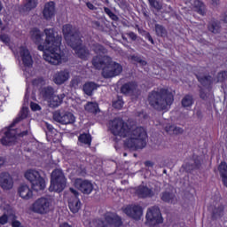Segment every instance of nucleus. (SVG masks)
Masks as SVG:
<instances>
[{"label": "nucleus", "instance_id": "1", "mask_svg": "<svg viewBox=\"0 0 227 227\" xmlns=\"http://www.w3.org/2000/svg\"><path fill=\"white\" fill-rule=\"evenodd\" d=\"M110 132L123 137L124 146L129 150H143L146 146L148 136L143 127L129 126L123 120L114 119L110 122Z\"/></svg>", "mask_w": 227, "mask_h": 227}, {"label": "nucleus", "instance_id": "2", "mask_svg": "<svg viewBox=\"0 0 227 227\" xmlns=\"http://www.w3.org/2000/svg\"><path fill=\"white\" fill-rule=\"evenodd\" d=\"M44 34L46 36L44 43L37 47L38 51H43V59L50 65L67 63L68 57L59 48L61 46V35H58L54 28H45Z\"/></svg>", "mask_w": 227, "mask_h": 227}, {"label": "nucleus", "instance_id": "3", "mask_svg": "<svg viewBox=\"0 0 227 227\" xmlns=\"http://www.w3.org/2000/svg\"><path fill=\"white\" fill-rule=\"evenodd\" d=\"M92 67L96 70H102V75L105 79H111L116 77L123 72V67L115 61L110 56H94L92 58Z\"/></svg>", "mask_w": 227, "mask_h": 227}, {"label": "nucleus", "instance_id": "4", "mask_svg": "<svg viewBox=\"0 0 227 227\" xmlns=\"http://www.w3.org/2000/svg\"><path fill=\"white\" fill-rule=\"evenodd\" d=\"M148 102L151 107L155 111H169L173 102H175V96L168 90L161 89L159 91H152L148 96Z\"/></svg>", "mask_w": 227, "mask_h": 227}, {"label": "nucleus", "instance_id": "5", "mask_svg": "<svg viewBox=\"0 0 227 227\" xmlns=\"http://www.w3.org/2000/svg\"><path fill=\"white\" fill-rule=\"evenodd\" d=\"M40 97L43 100L48 102V107L51 109H56L63 104V99L65 98V93L56 95V90L52 86H46L41 89Z\"/></svg>", "mask_w": 227, "mask_h": 227}, {"label": "nucleus", "instance_id": "6", "mask_svg": "<svg viewBox=\"0 0 227 227\" xmlns=\"http://www.w3.org/2000/svg\"><path fill=\"white\" fill-rule=\"evenodd\" d=\"M62 33L69 47H72V49H77L79 45H82V41L81 40V34L79 33V29L75 27L66 24L62 27Z\"/></svg>", "mask_w": 227, "mask_h": 227}, {"label": "nucleus", "instance_id": "7", "mask_svg": "<svg viewBox=\"0 0 227 227\" xmlns=\"http://www.w3.org/2000/svg\"><path fill=\"white\" fill-rule=\"evenodd\" d=\"M67 187V177L63 174V170L55 169L51 173V185L49 187L50 192H62Z\"/></svg>", "mask_w": 227, "mask_h": 227}, {"label": "nucleus", "instance_id": "8", "mask_svg": "<svg viewBox=\"0 0 227 227\" xmlns=\"http://www.w3.org/2000/svg\"><path fill=\"white\" fill-rule=\"evenodd\" d=\"M25 178L31 184L34 191H43L45 189V179L43 178L40 171L35 169H28L25 173Z\"/></svg>", "mask_w": 227, "mask_h": 227}, {"label": "nucleus", "instance_id": "9", "mask_svg": "<svg viewBox=\"0 0 227 227\" xmlns=\"http://www.w3.org/2000/svg\"><path fill=\"white\" fill-rule=\"evenodd\" d=\"M52 198L51 197H41L35 200L31 206L32 212L35 214H40L44 215V214H49L52 208Z\"/></svg>", "mask_w": 227, "mask_h": 227}, {"label": "nucleus", "instance_id": "10", "mask_svg": "<svg viewBox=\"0 0 227 227\" xmlns=\"http://www.w3.org/2000/svg\"><path fill=\"white\" fill-rule=\"evenodd\" d=\"M145 217L149 226H157V224H162L164 223L160 209L156 206L147 209Z\"/></svg>", "mask_w": 227, "mask_h": 227}, {"label": "nucleus", "instance_id": "11", "mask_svg": "<svg viewBox=\"0 0 227 227\" xmlns=\"http://www.w3.org/2000/svg\"><path fill=\"white\" fill-rule=\"evenodd\" d=\"M121 218L113 213H107L105 215V221L96 220L97 227L121 226Z\"/></svg>", "mask_w": 227, "mask_h": 227}, {"label": "nucleus", "instance_id": "12", "mask_svg": "<svg viewBox=\"0 0 227 227\" xmlns=\"http://www.w3.org/2000/svg\"><path fill=\"white\" fill-rule=\"evenodd\" d=\"M53 120L61 125H72L75 123V116L70 112L56 111L53 113Z\"/></svg>", "mask_w": 227, "mask_h": 227}, {"label": "nucleus", "instance_id": "13", "mask_svg": "<svg viewBox=\"0 0 227 227\" xmlns=\"http://www.w3.org/2000/svg\"><path fill=\"white\" fill-rule=\"evenodd\" d=\"M17 136H19V137H24V136H27V130L19 133L16 129H10L7 132H5V136L1 139L2 145L10 146V145L15 142Z\"/></svg>", "mask_w": 227, "mask_h": 227}, {"label": "nucleus", "instance_id": "14", "mask_svg": "<svg viewBox=\"0 0 227 227\" xmlns=\"http://www.w3.org/2000/svg\"><path fill=\"white\" fill-rule=\"evenodd\" d=\"M122 212H124L128 217H131V219H135L136 221H139L143 216V207L140 205L127 206L122 208Z\"/></svg>", "mask_w": 227, "mask_h": 227}, {"label": "nucleus", "instance_id": "15", "mask_svg": "<svg viewBox=\"0 0 227 227\" xmlns=\"http://www.w3.org/2000/svg\"><path fill=\"white\" fill-rule=\"evenodd\" d=\"M74 185L80 192H82V194H91V192H93V183L90 180L77 178L74 180Z\"/></svg>", "mask_w": 227, "mask_h": 227}, {"label": "nucleus", "instance_id": "16", "mask_svg": "<svg viewBox=\"0 0 227 227\" xmlns=\"http://www.w3.org/2000/svg\"><path fill=\"white\" fill-rule=\"evenodd\" d=\"M160 192V186L156 185L154 188H150L148 186H139L136 194L138 198H153L155 194H159Z\"/></svg>", "mask_w": 227, "mask_h": 227}, {"label": "nucleus", "instance_id": "17", "mask_svg": "<svg viewBox=\"0 0 227 227\" xmlns=\"http://www.w3.org/2000/svg\"><path fill=\"white\" fill-rule=\"evenodd\" d=\"M182 168L186 173H192V171L200 169V168H201V160L200 159V156L193 155L190 160L185 161Z\"/></svg>", "mask_w": 227, "mask_h": 227}, {"label": "nucleus", "instance_id": "18", "mask_svg": "<svg viewBox=\"0 0 227 227\" xmlns=\"http://www.w3.org/2000/svg\"><path fill=\"white\" fill-rule=\"evenodd\" d=\"M70 192L74 194V197H71L68 200V207L73 214H77L81 210V200H79V192L74 188L69 189Z\"/></svg>", "mask_w": 227, "mask_h": 227}, {"label": "nucleus", "instance_id": "19", "mask_svg": "<svg viewBox=\"0 0 227 227\" xmlns=\"http://www.w3.org/2000/svg\"><path fill=\"white\" fill-rule=\"evenodd\" d=\"M0 187L4 191H11V189H13V177L10 173L2 172L0 174Z\"/></svg>", "mask_w": 227, "mask_h": 227}, {"label": "nucleus", "instance_id": "20", "mask_svg": "<svg viewBox=\"0 0 227 227\" xmlns=\"http://www.w3.org/2000/svg\"><path fill=\"white\" fill-rule=\"evenodd\" d=\"M70 79V70L68 69H63L60 71H58L54 76H53V82L55 84H58L59 86H61V84H65L67 81Z\"/></svg>", "mask_w": 227, "mask_h": 227}, {"label": "nucleus", "instance_id": "21", "mask_svg": "<svg viewBox=\"0 0 227 227\" xmlns=\"http://www.w3.org/2000/svg\"><path fill=\"white\" fill-rule=\"evenodd\" d=\"M20 56L25 67H31L33 65V57H31V52H29L26 46L20 47Z\"/></svg>", "mask_w": 227, "mask_h": 227}, {"label": "nucleus", "instance_id": "22", "mask_svg": "<svg viewBox=\"0 0 227 227\" xmlns=\"http://www.w3.org/2000/svg\"><path fill=\"white\" fill-rule=\"evenodd\" d=\"M56 13V6L54 2H48L44 4L43 11V15L46 20H51V18L53 17Z\"/></svg>", "mask_w": 227, "mask_h": 227}, {"label": "nucleus", "instance_id": "23", "mask_svg": "<svg viewBox=\"0 0 227 227\" xmlns=\"http://www.w3.org/2000/svg\"><path fill=\"white\" fill-rule=\"evenodd\" d=\"M38 2L36 0H24L23 4L20 7V13H28L31 10H35Z\"/></svg>", "mask_w": 227, "mask_h": 227}, {"label": "nucleus", "instance_id": "24", "mask_svg": "<svg viewBox=\"0 0 227 227\" xmlns=\"http://www.w3.org/2000/svg\"><path fill=\"white\" fill-rule=\"evenodd\" d=\"M193 12H197L200 15H205L207 13V8L205 7V4L200 0H191L190 1Z\"/></svg>", "mask_w": 227, "mask_h": 227}, {"label": "nucleus", "instance_id": "25", "mask_svg": "<svg viewBox=\"0 0 227 227\" xmlns=\"http://www.w3.org/2000/svg\"><path fill=\"white\" fill-rule=\"evenodd\" d=\"M18 192L23 200H30V198H33V191H31V188H29L27 184L20 185Z\"/></svg>", "mask_w": 227, "mask_h": 227}, {"label": "nucleus", "instance_id": "26", "mask_svg": "<svg viewBox=\"0 0 227 227\" xmlns=\"http://www.w3.org/2000/svg\"><path fill=\"white\" fill-rule=\"evenodd\" d=\"M136 90H137V85L134 82L125 83L121 88V91L124 95H130V93H136Z\"/></svg>", "mask_w": 227, "mask_h": 227}, {"label": "nucleus", "instance_id": "27", "mask_svg": "<svg viewBox=\"0 0 227 227\" xmlns=\"http://www.w3.org/2000/svg\"><path fill=\"white\" fill-rule=\"evenodd\" d=\"M75 51V54L81 59H86L90 56V51L84 46L78 45L76 48H73Z\"/></svg>", "mask_w": 227, "mask_h": 227}, {"label": "nucleus", "instance_id": "28", "mask_svg": "<svg viewBox=\"0 0 227 227\" xmlns=\"http://www.w3.org/2000/svg\"><path fill=\"white\" fill-rule=\"evenodd\" d=\"M98 88H99L98 84L93 82H89L83 85V91L86 95L91 97L93 95V91H95V90H97Z\"/></svg>", "mask_w": 227, "mask_h": 227}, {"label": "nucleus", "instance_id": "29", "mask_svg": "<svg viewBox=\"0 0 227 227\" xmlns=\"http://www.w3.org/2000/svg\"><path fill=\"white\" fill-rule=\"evenodd\" d=\"M31 39L35 43H42L43 42V34L38 28H34L30 32Z\"/></svg>", "mask_w": 227, "mask_h": 227}, {"label": "nucleus", "instance_id": "30", "mask_svg": "<svg viewBox=\"0 0 227 227\" xmlns=\"http://www.w3.org/2000/svg\"><path fill=\"white\" fill-rule=\"evenodd\" d=\"M218 170H219V173L222 176L223 185H225V187H227V164H226V162H224V161L222 162L218 166Z\"/></svg>", "mask_w": 227, "mask_h": 227}, {"label": "nucleus", "instance_id": "31", "mask_svg": "<svg viewBox=\"0 0 227 227\" xmlns=\"http://www.w3.org/2000/svg\"><path fill=\"white\" fill-rule=\"evenodd\" d=\"M91 49L93 51H95L96 56H107V55H102V54H107V49H106L102 44L99 43H94L91 46Z\"/></svg>", "mask_w": 227, "mask_h": 227}, {"label": "nucleus", "instance_id": "32", "mask_svg": "<svg viewBox=\"0 0 227 227\" xmlns=\"http://www.w3.org/2000/svg\"><path fill=\"white\" fill-rule=\"evenodd\" d=\"M223 212H224V206L223 204H214L213 217H215V219H217V217H221L223 215Z\"/></svg>", "mask_w": 227, "mask_h": 227}, {"label": "nucleus", "instance_id": "33", "mask_svg": "<svg viewBox=\"0 0 227 227\" xmlns=\"http://www.w3.org/2000/svg\"><path fill=\"white\" fill-rule=\"evenodd\" d=\"M198 81L202 84V86L208 87L212 85V82H214V78L210 75H202L198 76Z\"/></svg>", "mask_w": 227, "mask_h": 227}, {"label": "nucleus", "instance_id": "34", "mask_svg": "<svg viewBox=\"0 0 227 227\" xmlns=\"http://www.w3.org/2000/svg\"><path fill=\"white\" fill-rule=\"evenodd\" d=\"M208 31L214 33V35H217L221 33V23L219 21H211L207 27Z\"/></svg>", "mask_w": 227, "mask_h": 227}, {"label": "nucleus", "instance_id": "35", "mask_svg": "<svg viewBox=\"0 0 227 227\" xmlns=\"http://www.w3.org/2000/svg\"><path fill=\"white\" fill-rule=\"evenodd\" d=\"M160 200L165 203H173L175 201V194L170 192H163L160 195Z\"/></svg>", "mask_w": 227, "mask_h": 227}, {"label": "nucleus", "instance_id": "36", "mask_svg": "<svg viewBox=\"0 0 227 227\" xmlns=\"http://www.w3.org/2000/svg\"><path fill=\"white\" fill-rule=\"evenodd\" d=\"M13 219H17L15 213L4 214L0 216V224H6V223H10V221H13Z\"/></svg>", "mask_w": 227, "mask_h": 227}, {"label": "nucleus", "instance_id": "37", "mask_svg": "<svg viewBox=\"0 0 227 227\" xmlns=\"http://www.w3.org/2000/svg\"><path fill=\"white\" fill-rule=\"evenodd\" d=\"M181 104L183 107H191V106L194 104V99L192 98V96L186 95L183 98Z\"/></svg>", "mask_w": 227, "mask_h": 227}, {"label": "nucleus", "instance_id": "38", "mask_svg": "<svg viewBox=\"0 0 227 227\" xmlns=\"http://www.w3.org/2000/svg\"><path fill=\"white\" fill-rule=\"evenodd\" d=\"M80 143H83V145H88V146L91 145V135L83 133L78 137Z\"/></svg>", "mask_w": 227, "mask_h": 227}, {"label": "nucleus", "instance_id": "39", "mask_svg": "<svg viewBox=\"0 0 227 227\" xmlns=\"http://www.w3.org/2000/svg\"><path fill=\"white\" fill-rule=\"evenodd\" d=\"M155 33L157 36H167L168 35V30L164 27L162 25L155 24Z\"/></svg>", "mask_w": 227, "mask_h": 227}, {"label": "nucleus", "instance_id": "40", "mask_svg": "<svg viewBox=\"0 0 227 227\" xmlns=\"http://www.w3.org/2000/svg\"><path fill=\"white\" fill-rule=\"evenodd\" d=\"M85 110L88 111L89 113L97 114L99 111L98 104L93 103V102L88 103L85 106Z\"/></svg>", "mask_w": 227, "mask_h": 227}, {"label": "nucleus", "instance_id": "41", "mask_svg": "<svg viewBox=\"0 0 227 227\" xmlns=\"http://www.w3.org/2000/svg\"><path fill=\"white\" fill-rule=\"evenodd\" d=\"M26 118H27V108L23 107L20 113V116L14 120V121L12 124V127H13L14 125H17V123L20 122L21 120H24Z\"/></svg>", "mask_w": 227, "mask_h": 227}, {"label": "nucleus", "instance_id": "42", "mask_svg": "<svg viewBox=\"0 0 227 227\" xmlns=\"http://www.w3.org/2000/svg\"><path fill=\"white\" fill-rule=\"evenodd\" d=\"M113 107H114V109H121V107H123V98L118 96L113 102Z\"/></svg>", "mask_w": 227, "mask_h": 227}, {"label": "nucleus", "instance_id": "43", "mask_svg": "<svg viewBox=\"0 0 227 227\" xmlns=\"http://www.w3.org/2000/svg\"><path fill=\"white\" fill-rule=\"evenodd\" d=\"M218 82H227V71H222L217 74Z\"/></svg>", "mask_w": 227, "mask_h": 227}, {"label": "nucleus", "instance_id": "44", "mask_svg": "<svg viewBox=\"0 0 227 227\" xmlns=\"http://www.w3.org/2000/svg\"><path fill=\"white\" fill-rule=\"evenodd\" d=\"M148 2L153 8H155V10H162V4L159 3L157 0H148Z\"/></svg>", "mask_w": 227, "mask_h": 227}, {"label": "nucleus", "instance_id": "45", "mask_svg": "<svg viewBox=\"0 0 227 227\" xmlns=\"http://www.w3.org/2000/svg\"><path fill=\"white\" fill-rule=\"evenodd\" d=\"M79 84H81V78H79L77 76L73 78L70 82L71 88L77 89V88H79Z\"/></svg>", "mask_w": 227, "mask_h": 227}, {"label": "nucleus", "instance_id": "46", "mask_svg": "<svg viewBox=\"0 0 227 227\" xmlns=\"http://www.w3.org/2000/svg\"><path fill=\"white\" fill-rule=\"evenodd\" d=\"M132 59H133V61L139 63V65H141V67H146V65H147L146 60H144L143 59H141V57L133 56Z\"/></svg>", "mask_w": 227, "mask_h": 227}, {"label": "nucleus", "instance_id": "47", "mask_svg": "<svg viewBox=\"0 0 227 227\" xmlns=\"http://www.w3.org/2000/svg\"><path fill=\"white\" fill-rule=\"evenodd\" d=\"M174 130H175V125L168 124V125L165 127V131H166L168 134H169L170 136H173Z\"/></svg>", "mask_w": 227, "mask_h": 227}, {"label": "nucleus", "instance_id": "48", "mask_svg": "<svg viewBox=\"0 0 227 227\" xmlns=\"http://www.w3.org/2000/svg\"><path fill=\"white\" fill-rule=\"evenodd\" d=\"M180 134H184V129H182L180 127L174 126L173 136H180Z\"/></svg>", "mask_w": 227, "mask_h": 227}, {"label": "nucleus", "instance_id": "49", "mask_svg": "<svg viewBox=\"0 0 227 227\" xmlns=\"http://www.w3.org/2000/svg\"><path fill=\"white\" fill-rule=\"evenodd\" d=\"M30 107L32 109V111H42V106H40V105L36 104V103H31L30 104Z\"/></svg>", "mask_w": 227, "mask_h": 227}, {"label": "nucleus", "instance_id": "50", "mask_svg": "<svg viewBox=\"0 0 227 227\" xmlns=\"http://www.w3.org/2000/svg\"><path fill=\"white\" fill-rule=\"evenodd\" d=\"M0 40H2L4 43H8L10 42V37L6 35H2Z\"/></svg>", "mask_w": 227, "mask_h": 227}, {"label": "nucleus", "instance_id": "51", "mask_svg": "<svg viewBox=\"0 0 227 227\" xmlns=\"http://www.w3.org/2000/svg\"><path fill=\"white\" fill-rule=\"evenodd\" d=\"M127 35L128 36H129L130 39L133 40V42H135V40H137V35L134 32H129Z\"/></svg>", "mask_w": 227, "mask_h": 227}, {"label": "nucleus", "instance_id": "52", "mask_svg": "<svg viewBox=\"0 0 227 227\" xmlns=\"http://www.w3.org/2000/svg\"><path fill=\"white\" fill-rule=\"evenodd\" d=\"M207 97H208V94H207V92H205V90L201 89L200 90V98L205 100V98H207Z\"/></svg>", "mask_w": 227, "mask_h": 227}, {"label": "nucleus", "instance_id": "53", "mask_svg": "<svg viewBox=\"0 0 227 227\" xmlns=\"http://www.w3.org/2000/svg\"><path fill=\"white\" fill-rule=\"evenodd\" d=\"M137 116H138V118H141V119H146L147 117H148V115H146V114H145V112H138L137 113Z\"/></svg>", "mask_w": 227, "mask_h": 227}, {"label": "nucleus", "instance_id": "54", "mask_svg": "<svg viewBox=\"0 0 227 227\" xmlns=\"http://www.w3.org/2000/svg\"><path fill=\"white\" fill-rule=\"evenodd\" d=\"M105 12L106 13H107V15H109V17H112V16L114 17V14L113 13V12H111V9L106 7Z\"/></svg>", "mask_w": 227, "mask_h": 227}, {"label": "nucleus", "instance_id": "55", "mask_svg": "<svg viewBox=\"0 0 227 227\" xmlns=\"http://www.w3.org/2000/svg\"><path fill=\"white\" fill-rule=\"evenodd\" d=\"M146 38L149 40V42H151V43H155V42L153 41V38L152 37V35H150V33L146 34Z\"/></svg>", "mask_w": 227, "mask_h": 227}, {"label": "nucleus", "instance_id": "56", "mask_svg": "<svg viewBox=\"0 0 227 227\" xmlns=\"http://www.w3.org/2000/svg\"><path fill=\"white\" fill-rule=\"evenodd\" d=\"M86 4L90 10H95V5H93V4L88 2Z\"/></svg>", "mask_w": 227, "mask_h": 227}, {"label": "nucleus", "instance_id": "57", "mask_svg": "<svg viewBox=\"0 0 227 227\" xmlns=\"http://www.w3.org/2000/svg\"><path fill=\"white\" fill-rule=\"evenodd\" d=\"M43 81V80H42L41 78L35 79V80L33 81V84L35 85V86H37V84H38L39 82H42Z\"/></svg>", "mask_w": 227, "mask_h": 227}, {"label": "nucleus", "instance_id": "58", "mask_svg": "<svg viewBox=\"0 0 227 227\" xmlns=\"http://www.w3.org/2000/svg\"><path fill=\"white\" fill-rule=\"evenodd\" d=\"M213 6H218L220 0H211Z\"/></svg>", "mask_w": 227, "mask_h": 227}, {"label": "nucleus", "instance_id": "59", "mask_svg": "<svg viewBox=\"0 0 227 227\" xmlns=\"http://www.w3.org/2000/svg\"><path fill=\"white\" fill-rule=\"evenodd\" d=\"M4 162H5L4 158L0 157V168L1 166H4Z\"/></svg>", "mask_w": 227, "mask_h": 227}, {"label": "nucleus", "instance_id": "60", "mask_svg": "<svg viewBox=\"0 0 227 227\" xmlns=\"http://www.w3.org/2000/svg\"><path fill=\"white\" fill-rule=\"evenodd\" d=\"M93 25H94L96 27H100V22H98V21H93Z\"/></svg>", "mask_w": 227, "mask_h": 227}, {"label": "nucleus", "instance_id": "61", "mask_svg": "<svg viewBox=\"0 0 227 227\" xmlns=\"http://www.w3.org/2000/svg\"><path fill=\"white\" fill-rule=\"evenodd\" d=\"M46 127H47L48 130H52V125L46 123Z\"/></svg>", "mask_w": 227, "mask_h": 227}, {"label": "nucleus", "instance_id": "62", "mask_svg": "<svg viewBox=\"0 0 227 227\" xmlns=\"http://www.w3.org/2000/svg\"><path fill=\"white\" fill-rule=\"evenodd\" d=\"M124 157H127V153H124Z\"/></svg>", "mask_w": 227, "mask_h": 227}, {"label": "nucleus", "instance_id": "63", "mask_svg": "<svg viewBox=\"0 0 227 227\" xmlns=\"http://www.w3.org/2000/svg\"><path fill=\"white\" fill-rule=\"evenodd\" d=\"M163 173H165V174H166V173H167V171H166V170H164V171H163Z\"/></svg>", "mask_w": 227, "mask_h": 227}, {"label": "nucleus", "instance_id": "64", "mask_svg": "<svg viewBox=\"0 0 227 227\" xmlns=\"http://www.w3.org/2000/svg\"><path fill=\"white\" fill-rule=\"evenodd\" d=\"M168 8H169V10H171V6H169Z\"/></svg>", "mask_w": 227, "mask_h": 227}]
</instances>
